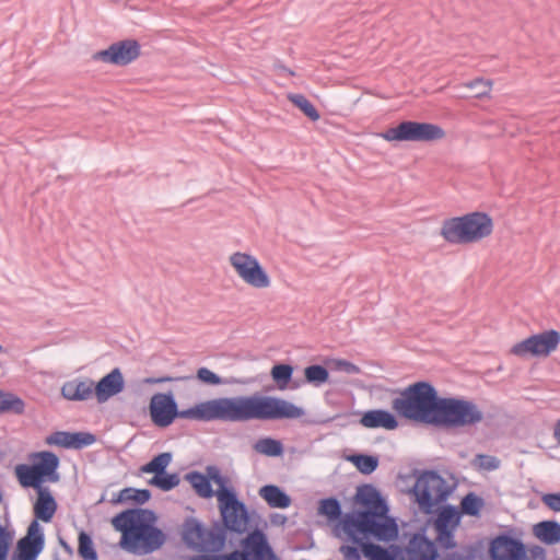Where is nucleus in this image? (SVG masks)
Returning <instances> with one entry per match:
<instances>
[{"label":"nucleus","instance_id":"38","mask_svg":"<svg viewBox=\"0 0 560 560\" xmlns=\"http://www.w3.org/2000/svg\"><path fill=\"white\" fill-rule=\"evenodd\" d=\"M78 552L84 560H97V552L94 549L92 538L85 532L79 534Z\"/></svg>","mask_w":560,"mask_h":560},{"label":"nucleus","instance_id":"55","mask_svg":"<svg viewBox=\"0 0 560 560\" xmlns=\"http://www.w3.org/2000/svg\"><path fill=\"white\" fill-rule=\"evenodd\" d=\"M0 352H1V353H4V352H5L4 348H3L1 345H0Z\"/></svg>","mask_w":560,"mask_h":560},{"label":"nucleus","instance_id":"47","mask_svg":"<svg viewBox=\"0 0 560 560\" xmlns=\"http://www.w3.org/2000/svg\"><path fill=\"white\" fill-rule=\"evenodd\" d=\"M10 538L9 533L0 525V560H5L7 558Z\"/></svg>","mask_w":560,"mask_h":560},{"label":"nucleus","instance_id":"27","mask_svg":"<svg viewBox=\"0 0 560 560\" xmlns=\"http://www.w3.org/2000/svg\"><path fill=\"white\" fill-rule=\"evenodd\" d=\"M44 548L42 539L21 538L16 544L13 560H36Z\"/></svg>","mask_w":560,"mask_h":560},{"label":"nucleus","instance_id":"35","mask_svg":"<svg viewBox=\"0 0 560 560\" xmlns=\"http://www.w3.org/2000/svg\"><path fill=\"white\" fill-rule=\"evenodd\" d=\"M180 482L179 475L176 472L167 474L164 472L159 476H153L149 480V485L161 489L162 491H170L177 487Z\"/></svg>","mask_w":560,"mask_h":560},{"label":"nucleus","instance_id":"37","mask_svg":"<svg viewBox=\"0 0 560 560\" xmlns=\"http://www.w3.org/2000/svg\"><path fill=\"white\" fill-rule=\"evenodd\" d=\"M318 513L331 521L339 520L342 515L340 502L336 498L323 499L319 502Z\"/></svg>","mask_w":560,"mask_h":560},{"label":"nucleus","instance_id":"23","mask_svg":"<svg viewBox=\"0 0 560 560\" xmlns=\"http://www.w3.org/2000/svg\"><path fill=\"white\" fill-rule=\"evenodd\" d=\"M225 540L226 529L217 522L211 526V528H205L200 551L218 552L224 547Z\"/></svg>","mask_w":560,"mask_h":560},{"label":"nucleus","instance_id":"28","mask_svg":"<svg viewBox=\"0 0 560 560\" xmlns=\"http://www.w3.org/2000/svg\"><path fill=\"white\" fill-rule=\"evenodd\" d=\"M185 479L190 483L199 497L211 498L213 495V489L209 478L201 472L190 471L185 475Z\"/></svg>","mask_w":560,"mask_h":560},{"label":"nucleus","instance_id":"1","mask_svg":"<svg viewBox=\"0 0 560 560\" xmlns=\"http://www.w3.org/2000/svg\"><path fill=\"white\" fill-rule=\"evenodd\" d=\"M149 411L152 422L160 428L171 425L176 418L203 422H247L296 419L304 415L302 408L288 400L258 395L220 397L178 410L172 392L154 394Z\"/></svg>","mask_w":560,"mask_h":560},{"label":"nucleus","instance_id":"13","mask_svg":"<svg viewBox=\"0 0 560 560\" xmlns=\"http://www.w3.org/2000/svg\"><path fill=\"white\" fill-rule=\"evenodd\" d=\"M460 512L453 505L442 506L434 521V529L436 532V541L444 549H453L456 547L454 540V532L459 525Z\"/></svg>","mask_w":560,"mask_h":560},{"label":"nucleus","instance_id":"51","mask_svg":"<svg viewBox=\"0 0 560 560\" xmlns=\"http://www.w3.org/2000/svg\"><path fill=\"white\" fill-rule=\"evenodd\" d=\"M256 560H279V559L276 557L272 549L270 548V551L265 552L261 558H257Z\"/></svg>","mask_w":560,"mask_h":560},{"label":"nucleus","instance_id":"15","mask_svg":"<svg viewBox=\"0 0 560 560\" xmlns=\"http://www.w3.org/2000/svg\"><path fill=\"white\" fill-rule=\"evenodd\" d=\"M491 560H527L524 544L508 535L495 537L490 545Z\"/></svg>","mask_w":560,"mask_h":560},{"label":"nucleus","instance_id":"31","mask_svg":"<svg viewBox=\"0 0 560 560\" xmlns=\"http://www.w3.org/2000/svg\"><path fill=\"white\" fill-rule=\"evenodd\" d=\"M255 452L270 456L277 457L282 455L283 445L279 440H275L272 438H261L259 439L253 446Z\"/></svg>","mask_w":560,"mask_h":560},{"label":"nucleus","instance_id":"48","mask_svg":"<svg viewBox=\"0 0 560 560\" xmlns=\"http://www.w3.org/2000/svg\"><path fill=\"white\" fill-rule=\"evenodd\" d=\"M24 537L28 538V539H42L43 542L45 544V537H44V534L42 532V528H40L37 520H34L30 524V526L27 528V534Z\"/></svg>","mask_w":560,"mask_h":560},{"label":"nucleus","instance_id":"50","mask_svg":"<svg viewBox=\"0 0 560 560\" xmlns=\"http://www.w3.org/2000/svg\"><path fill=\"white\" fill-rule=\"evenodd\" d=\"M478 458L480 459V466L488 470H494L499 467V459L494 456L489 455H478Z\"/></svg>","mask_w":560,"mask_h":560},{"label":"nucleus","instance_id":"30","mask_svg":"<svg viewBox=\"0 0 560 560\" xmlns=\"http://www.w3.org/2000/svg\"><path fill=\"white\" fill-rule=\"evenodd\" d=\"M172 462V454L168 452L161 453L154 456L149 463L141 467V471L145 474H153L154 476L166 472L167 466Z\"/></svg>","mask_w":560,"mask_h":560},{"label":"nucleus","instance_id":"26","mask_svg":"<svg viewBox=\"0 0 560 560\" xmlns=\"http://www.w3.org/2000/svg\"><path fill=\"white\" fill-rule=\"evenodd\" d=\"M258 493L270 508L285 509L291 504V498L278 486L266 485L259 489Z\"/></svg>","mask_w":560,"mask_h":560},{"label":"nucleus","instance_id":"49","mask_svg":"<svg viewBox=\"0 0 560 560\" xmlns=\"http://www.w3.org/2000/svg\"><path fill=\"white\" fill-rule=\"evenodd\" d=\"M340 552L345 560H361V555L355 546L343 545L340 547Z\"/></svg>","mask_w":560,"mask_h":560},{"label":"nucleus","instance_id":"16","mask_svg":"<svg viewBox=\"0 0 560 560\" xmlns=\"http://www.w3.org/2000/svg\"><path fill=\"white\" fill-rule=\"evenodd\" d=\"M95 441V435L90 432L56 431L46 438L48 445L73 450H81L92 445Z\"/></svg>","mask_w":560,"mask_h":560},{"label":"nucleus","instance_id":"2","mask_svg":"<svg viewBox=\"0 0 560 560\" xmlns=\"http://www.w3.org/2000/svg\"><path fill=\"white\" fill-rule=\"evenodd\" d=\"M354 500L365 509L347 513L341 521V526L348 538L361 547L369 560H436V547L423 534H416L410 539L405 553L400 556H395L378 545L365 541L369 538L392 541L398 536V526L395 520L387 515L388 506L372 485L360 486Z\"/></svg>","mask_w":560,"mask_h":560},{"label":"nucleus","instance_id":"36","mask_svg":"<svg viewBox=\"0 0 560 560\" xmlns=\"http://www.w3.org/2000/svg\"><path fill=\"white\" fill-rule=\"evenodd\" d=\"M350 460L364 475L372 474L378 466V458L372 455L358 454L351 456Z\"/></svg>","mask_w":560,"mask_h":560},{"label":"nucleus","instance_id":"11","mask_svg":"<svg viewBox=\"0 0 560 560\" xmlns=\"http://www.w3.org/2000/svg\"><path fill=\"white\" fill-rule=\"evenodd\" d=\"M560 343V334L555 330H546L540 334L533 335L517 343H515L511 353L516 357H547L553 352Z\"/></svg>","mask_w":560,"mask_h":560},{"label":"nucleus","instance_id":"19","mask_svg":"<svg viewBox=\"0 0 560 560\" xmlns=\"http://www.w3.org/2000/svg\"><path fill=\"white\" fill-rule=\"evenodd\" d=\"M94 395V382L90 377H75L61 386V396L71 401H83Z\"/></svg>","mask_w":560,"mask_h":560},{"label":"nucleus","instance_id":"40","mask_svg":"<svg viewBox=\"0 0 560 560\" xmlns=\"http://www.w3.org/2000/svg\"><path fill=\"white\" fill-rule=\"evenodd\" d=\"M482 505V499H480L474 493H468L467 495H465L460 503L462 511L470 516L478 515Z\"/></svg>","mask_w":560,"mask_h":560},{"label":"nucleus","instance_id":"3","mask_svg":"<svg viewBox=\"0 0 560 560\" xmlns=\"http://www.w3.org/2000/svg\"><path fill=\"white\" fill-rule=\"evenodd\" d=\"M155 518L152 511L144 509H129L117 514L112 524L121 533V547L131 552L142 549L145 553L159 549L165 541V535L152 525Z\"/></svg>","mask_w":560,"mask_h":560},{"label":"nucleus","instance_id":"7","mask_svg":"<svg viewBox=\"0 0 560 560\" xmlns=\"http://www.w3.org/2000/svg\"><path fill=\"white\" fill-rule=\"evenodd\" d=\"M411 492L419 510L425 514H431L434 506L447 499L451 490L444 478L436 471L424 470L417 478Z\"/></svg>","mask_w":560,"mask_h":560},{"label":"nucleus","instance_id":"4","mask_svg":"<svg viewBox=\"0 0 560 560\" xmlns=\"http://www.w3.org/2000/svg\"><path fill=\"white\" fill-rule=\"evenodd\" d=\"M442 398L429 382H417L406 387L392 401V408L401 417L436 425Z\"/></svg>","mask_w":560,"mask_h":560},{"label":"nucleus","instance_id":"33","mask_svg":"<svg viewBox=\"0 0 560 560\" xmlns=\"http://www.w3.org/2000/svg\"><path fill=\"white\" fill-rule=\"evenodd\" d=\"M305 382L314 386H320L329 378L328 370L319 364H313L304 369Z\"/></svg>","mask_w":560,"mask_h":560},{"label":"nucleus","instance_id":"32","mask_svg":"<svg viewBox=\"0 0 560 560\" xmlns=\"http://www.w3.org/2000/svg\"><path fill=\"white\" fill-rule=\"evenodd\" d=\"M292 374L293 366L290 364H275L270 371V375L280 390L288 388Z\"/></svg>","mask_w":560,"mask_h":560},{"label":"nucleus","instance_id":"17","mask_svg":"<svg viewBox=\"0 0 560 560\" xmlns=\"http://www.w3.org/2000/svg\"><path fill=\"white\" fill-rule=\"evenodd\" d=\"M125 387V380L119 368H115L96 384H94V395L97 402L103 404L110 397L121 393Z\"/></svg>","mask_w":560,"mask_h":560},{"label":"nucleus","instance_id":"53","mask_svg":"<svg viewBox=\"0 0 560 560\" xmlns=\"http://www.w3.org/2000/svg\"><path fill=\"white\" fill-rule=\"evenodd\" d=\"M60 540V545L62 546V548L65 549V551L69 555H72V548L70 545H68L62 538L59 539Z\"/></svg>","mask_w":560,"mask_h":560},{"label":"nucleus","instance_id":"43","mask_svg":"<svg viewBox=\"0 0 560 560\" xmlns=\"http://www.w3.org/2000/svg\"><path fill=\"white\" fill-rule=\"evenodd\" d=\"M332 369L337 371L345 372L347 374H359L360 368L347 360H334Z\"/></svg>","mask_w":560,"mask_h":560},{"label":"nucleus","instance_id":"24","mask_svg":"<svg viewBox=\"0 0 560 560\" xmlns=\"http://www.w3.org/2000/svg\"><path fill=\"white\" fill-rule=\"evenodd\" d=\"M535 537L545 545L553 546L560 542V524L556 521H542L534 525Z\"/></svg>","mask_w":560,"mask_h":560},{"label":"nucleus","instance_id":"14","mask_svg":"<svg viewBox=\"0 0 560 560\" xmlns=\"http://www.w3.org/2000/svg\"><path fill=\"white\" fill-rule=\"evenodd\" d=\"M140 45L135 39H125L112 44L107 49L94 54L95 60L116 66H127L140 56Z\"/></svg>","mask_w":560,"mask_h":560},{"label":"nucleus","instance_id":"54","mask_svg":"<svg viewBox=\"0 0 560 560\" xmlns=\"http://www.w3.org/2000/svg\"><path fill=\"white\" fill-rule=\"evenodd\" d=\"M277 517L281 518V524H283L287 520V517L282 515H277Z\"/></svg>","mask_w":560,"mask_h":560},{"label":"nucleus","instance_id":"52","mask_svg":"<svg viewBox=\"0 0 560 560\" xmlns=\"http://www.w3.org/2000/svg\"><path fill=\"white\" fill-rule=\"evenodd\" d=\"M553 436L560 445V419L557 421L553 428Z\"/></svg>","mask_w":560,"mask_h":560},{"label":"nucleus","instance_id":"21","mask_svg":"<svg viewBox=\"0 0 560 560\" xmlns=\"http://www.w3.org/2000/svg\"><path fill=\"white\" fill-rule=\"evenodd\" d=\"M360 423L364 428L376 429L383 428L386 430H395L398 427L396 418L387 410L374 409L363 413Z\"/></svg>","mask_w":560,"mask_h":560},{"label":"nucleus","instance_id":"10","mask_svg":"<svg viewBox=\"0 0 560 560\" xmlns=\"http://www.w3.org/2000/svg\"><path fill=\"white\" fill-rule=\"evenodd\" d=\"M229 261L237 276L252 288L266 289L270 287V277L253 255L236 252L229 257Z\"/></svg>","mask_w":560,"mask_h":560},{"label":"nucleus","instance_id":"29","mask_svg":"<svg viewBox=\"0 0 560 560\" xmlns=\"http://www.w3.org/2000/svg\"><path fill=\"white\" fill-rule=\"evenodd\" d=\"M25 409L24 401L13 393L0 389V415L12 412L22 415Z\"/></svg>","mask_w":560,"mask_h":560},{"label":"nucleus","instance_id":"5","mask_svg":"<svg viewBox=\"0 0 560 560\" xmlns=\"http://www.w3.org/2000/svg\"><path fill=\"white\" fill-rule=\"evenodd\" d=\"M485 419L482 410L472 400L444 397L438 417V428L459 429L470 428L481 423Z\"/></svg>","mask_w":560,"mask_h":560},{"label":"nucleus","instance_id":"20","mask_svg":"<svg viewBox=\"0 0 560 560\" xmlns=\"http://www.w3.org/2000/svg\"><path fill=\"white\" fill-rule=\"evenodd\" d=\"M441 236L451 244H469V236L463 217H455L443 221Z\"/></svg>","mask_w":560,"mask_h":560},{"label":"nucleus","instance_id":"41","mask_svg":"<svg viewBox=\"0 0 560 560\" xmlns=\"http://www.w3.org/2000/svg\"><path fill=\"white\" fill-rule=\"evenodd\" d=\"M465 86L474 90V96L476 98H481L490 93L492 89V81L485 80L482 78H477L472 81L465 83Z\"/></svg>","mask_w":560,"mask_h":560},{"label":"nucleus","instance_id":"18","mask_svg":"<svg viewBox=\"0 0 560 560\" xmlns=\"http://www.w3.org/2000/svg\"><path fill=\"white\" fill-rule=\"evenodd\" d=\"M470 243L478 242L492 233V219L483 212H471L463 215Z\"/></svg>","mask_w":560,"mask_h":560},{"label":"nucleus","instance_id":"9","mask_svg":"<svg viewBox=\"0 0 560 560\" xmlns=\"http://www.w3.org/2000/svg\"><path fill=\"white\" fill-rule=\"evenodd\" d=\"M217 498L222 516L223 527L237 534L247 529L248 512L246 505L241 502L233 490H218Z\"/></svg>","mask_w":560,"mask_h":560},{"label":"nucleus","instance_id":"34","mask_svg":"<svg viewBox=\"0 0 560 560\" xmlns=\"http://www.w3.org/2000/svg\"><path fill=\"white\" fill-rule=\"evenodd\" d=\"M289 101L300 108L305 116L312 121H316L320 118L318 110L314 105L302 94H289Z\"/></svg>","mask_w":560,"mask_h":560},{"label":"nucleus","instance_id":"46","mask_svg":"<svg viewBox=\"0 0 560 560\" xmlns=\"http://www.w3.org/2000/svg\"><path fill=\"white\" fill-rule=\"evenodd\" d=\"M191 376H161V377H148L145 378L147 384H161V383H171V382H180L191 380Z\"/></svg>","mask_w":560,"mask_h":560},{"label":"nucleus","instance_id":"39","mask_svg":"<svg viewBox=\"0 0 560 560\" xmlns=\"http://www.w3.org/2000/svg\"><path fill=\"white\" fill-rule=\"evenodd\" d=\"M151 498V492L148 489L126 488L120 491L119 501H135L143 504Z\"/></svg>","mask_w":560,"mask_h":560},{"label":"nucleus","instance_id":"12","mask_svg":"<svg viewBox=\"0 0 560 560\" xmlns=\"http://www.w3.org/2000/svg\"><path fill=\"white\" fill-rule=\"evenodd\" d=\"M243 551L235 550L229 555H198L192 560H250V556L256 560L270 551L271 547L265 534L255 529L243 540Z\"/></svg>","mask_w":560,"mask_h":560},{"label":"nucleus","instance_id":"22","mask_svg":"<svg viewBox=\"0 0 560 560\" xmlns=\"http://www.w3.org/2000/svg\"><path fill=\"white\" fill-rule=\"evenodd\" d=\"M37 490V500L34 504V514L37 520L49 522L56 510L57 503L51 493L46 488H35Z\"/></svg>","mask_w":560,"mask_h":560},{"label":"nucleus","instance_id":"25","mask_svg":"<svg viewBox=\"0 0 560 560\" xmlns=\"http://www.w3.org/2000/svg\"><path fill=\"white\" fill-rule=\"evenodd\" d=\"M205 535V527L194 517H188L184 525L182 537L184 542L196 550L200 551L202 546V538Z\"/></svg>","mask_w":560,"mask_h":560},{"label":"nucleus","instance_id":"45","mask_svg":"<svg viewBox=\"0 0 560 560\" xmlns=\"http://www.w3.org/2000/svg\"><path fill=\"white\" fill-rule=\"evenodd\" d=\"M207 478H209V481L212 480L214 483L220 486L219 490L228 489L225 487V479L220 474V470L215 466H209L207 468Z\"/></svg>","mask_w":560,"mask_h":560},{"label":"nucleus","instance_id":"42","mask_svg":"<svg viewBox=\"0 0 560 560\" xmlns=\"http://www.w3.org/2000/svg\"><path fill=\"white\" fill-rule=\"evenodd\" d=\"M196 377L208 385H220L222 384V378L215 374L214 372L210 371L208 368H200L197 370Z\"/></svg>","mask_w":560,"mask_h":560},{"label":"nucleus","instance_id":"6","mask_svg":"<svg viewBox=\"0 0 560 560\" xmlns=\"http://www.w3.org/2000/svg\"><path fill=\"white\" fill-rule=\"evenodd\" d=\"M32 457L36 459L33 465L20 464L15 467V476L23 488H40L44 481H59L57 469L60 460L55 453L42 451Z\"/></svg>","mask_w":560,"mask_h":560},{"label":"nucleus","instance_id":"8","mask_svg":"<svg viewBox=\"0 0 560 560\" xmlns=\"http://www.w3.org/2000/svg\"><path fill=\"white\" fill-rule=\"evenodd\" d=\"M389 142H433L445 138V130L439 125L405 120L380 135Z\"/></svg>","mask_w":560,"mask_h":560},{"label":"nucleus","instance_id":"44","mask_svg":"<svg viewBox=\"0 0 560 560\" xmlns=\"http://www.w3.org/2000/svg\"><path fill=\"white\" fill-rule=\"evenodd\" d=\"M541 501L551 511L560 512V493H546L542 495Z\"/></svg>","mask_w":560,"mask_h":560}]
</instances>
